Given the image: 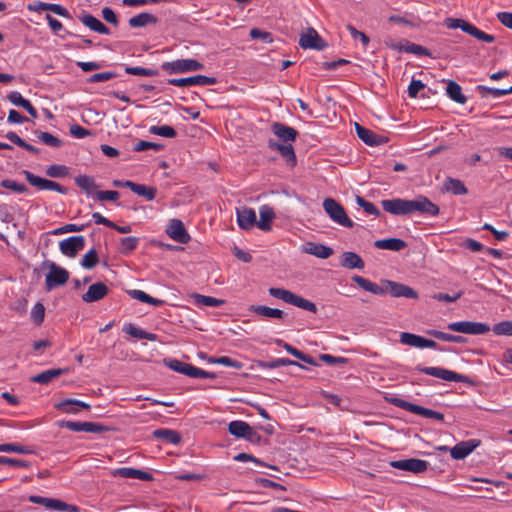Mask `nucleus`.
<instances>
[{
  "instance_id": "21",
  "label": "nucleus",
  "mask_w": 512,
  "mask_h": 512,
  "mask_svg": "<svg viewBox=\"0 0 512 512\" xmlns=\"http://www.w3.org/2000/svg\"><path fill=\"white\" fill-rule=\"evenodd\" d=\"M236 213L237 223L240 228L249 230L256 224V213L254 209L249 207H241L237 209Z\"/></svg>"
},
{
  "instance_id": "14",
  "label": "nucleus",
  "mask_w": 512,
  "mask_h": 512,
  "mask_svg": "<svg viewBox=\"0 0 512 512\" xmlns=\"http://www.w3.org/2000/svg\"><path fill=\"white\" fill-rule=\"evenodd\" d=\"M390 466L396 469L409 471L412 473H422L427 470L428 462L421 459L409 458L391 461Z\"/></svg>"
},
{
  "instance_id": "18",
  "label": "nucleus",
  "mask_w": 512,
  "mask_h": 512,
  "mask_svg": "<svg viewBox=\"0 0 512 512\" xmlns=\"http://www.w3.org/2000/svg\"><path fill=\"white\" fill-rule=\"evenodd\" d=\"M480 444L479 440L471 439L462 441L451 448L450 454L453 459L461 460L471 454Z\"/></svg>"
},
{
  "instance_id": "63",
  "label": "nucleus",
  "mask_w": 512,
  "mask_h": 512,
  "mask_svg": "<svg viewBox=\"0 0 512 512\" xmlns=\"http://www.w3.org/2000/svg\"><path fill=\"white\" fill-rule=\"evenodd\" d=\"M60 427L66 428L73 432H86V422L79 421H63Z\"/></svg>"
},
{
  "instance_id": "25",
  "label": "nucleus",
  "mask_w": 512,
  "mask_h": 512,
  "mask_svg": "<svg viewBox=\"0 0 512 512\" xmlns=\"http://www.w3.org/2000/svg\"><path fill=\"white\" fill-rule=\"evenodd\" d=\"M114 475L120 476L122 478L139 479V480H143V481H151L153 479V476L151 473L142 471L139 469L131 468V467L118 468L114 472Z\"/></svg>"
},
{
  "instance_id": "27",
  "label": "nucleus",
  "mask_w": 512,
  "mask_h": 512,
  "mask_svg": "<svg viewBox=\"0 0 512 512\" xmlns=\"http://www.w3.org/2000/svg\"><path fill=\"white\" fill-rule=\"evenodd\" d=\"M124 185L135 194L146 198L148 201L154 200L157 190L154 187H149L143 184H137L132 181H125Z\"/></svg>"
},
{
  "instance_id": "42",
  "label": "nucleus",
  "mask_w": 512,
  "mask_h": 512,
  "mask_svg": "<svg viewBox=\"0 0 512 512\" xmlns=\"http://www.w3.org/2000/svg\"><path fill=\"white\" fill-rule=\"evenodd\" d=\"M128 293L133 299L143 303L151 304L154 306H161L163 304L162 300L153 298L142 290L134 289L130 290Z\"/></svg>"
},
{
  "instance_id": "47",
  "label": "nucleus",
  "mask_w": 512,
  "mask_h": 512,
  "mask_svg": "<svg viewBox=\"0 0 512 512\" xmlns=\"http://www.w3.org/2000/svg\"><path fill=\"white\" fill-rule=\"evenodd\" d=\"M0 452L31 454L32 450L26 446L17 443L0 444Z\"/></svg>"
},
{
  "instance_id": "35",
  "label": "nucleus",
  "mask_w": 512,
  "mask_h": 512,
  "mask_svg": "<svg viewBox=\"0 0 512 512\" xmlns=\"http://www.w3.org/2000/svg\"><path fill=\"white\" fill-rule=\"evenodd\" d=\"M249 310L259 316L267 318L283 319L286 315L285 312L280 309L270 308L264 305H252Z\"/></svg>"
},
{
  "instance_id": "60",
  "label": "nucleus",
  "mask_w": 512,
  "mask_h": 512,
  "mask_svg": "<svg viewBox=\"0 0 512 512\" xmlns=\"http://www.w3.org/2000/svg\"><path fill=\"white\" fill-rule=\"evenodd\" d=\"M125 72L130 75L153 77L157 75V71L154 69L143 68V67H126Z\"/></svg>"
},
{
  "instance_id": "5",
  "label": "nucleus",
  "mask_w": 512,
  "mask_h": 512,
  "mask_svg": "<svg viewBox=\"0 0 512 512\" xmlns=\"http://www.w3.org/2000/svg\"><path fill=\"white\" fill-rule=\"evenodd\" d=\"M161 69L169 74L188 73L202 70L203 64L196 59H177L163 62Z\"/></svg>"
},
{
  "instance_id": "64",
  "label": "nucleus",
  "mask_w": 512,
  "mask_h": 512,
  "mask_svg": "<svg viewBox=\"0 0 512 512\" xmlns=\"http://www.w3.org/2000/svg\"><path fill=\"white\" fill-rule=\"evenodd\" d=\"M162 148H163V145H161V144L141 140V141H139V142H137L135 144L134 151L141 152V151H146V150H149V149H153V150L159 151Z\"/></svg>"
},
{
  "instance_id": "23",
  "label": "nucleus",
  "mask_w": 512,
  "mask_h": 512,
  "mask_svg": "<svg viewBox=\"0 0 512 512\" xmlns=\"http://www.w3.org/2000/svg\"><path fill=\"white\" fill-rule=\"evenodd\" d=\"M55 408L63 413L77 414L81 409H90V405L86 402L76 399H65L55 404Z\"/></svg>"
},
{
  "instance_id": "4",
  "label": "nucleus",
  "mask_w": 512,
  "mask_h": 512,
  "mask_svg": "<svg viewBox=\"0 0 512 512\" xmlns=\"http://www.w3.org/2000/svg\"><path fill=\"white\" fill-rule=\"evenodd\" d=\"M445 25L449 29H461L463 32L475 37L476 39L486 42L492 43L495 40L493 35L487 34L481 30H479L476 26L471 23L459 19V18H447L445 19Z\"/></svg>"
},
{
  "instance_id": "17",
  "label": "nucleus",
  "mask_w": 512,
  "mask_h": 512,
  "mask_svg": "<svg viewBox=\"0 0 512 512\" xmlns=\"http://www.w3.org/2000/svg\"><path fill=\"white\" fill-rule=\"evenodd\" d=\"M167 234L174 241L187 244L190 241V235L186 231L184 224L179 219H172L166 229Z\"/></svg>"
},
{
  "instance_id": "12",
  "label": "nucleus",
  "mask_w": 512,
  "mask_h": 512,
  "mask_svg": "<svg viewBox=\"0 0 512 512\" xmlns=\"http://www.w3.org/2000/svg\"><path fill=\"white\" fill-rule=\"evenodd\" d=\"M215 83V77H208L205 75H195L187 78H172L168 80V84L176 87L208 86Z\"/></svg>"
},
{
  "instance_id": "58",
  "label": "nucleus",
  "mask_w": 512,
  "mask_h": 512,
  "mask_svg": "<svg viewBox=\"0 0 512 512\" xmlns=\"http://www.w3.org/2000/svg\"><path fill=\"white\" fill-rule=\"evenodd\" d=\"M1 186L6 189H10L17 193H25L28 189L27 186L23 183H19L15 180L4 179L1 181Z\"/></svg>"
},
{
  "instance_id": "9",
  "label": "nucleus",
  "mask_w": 512,
  "mask_h": 512,
  "mask_svg": "<svg viewBox=\"0 0 512 512\" xmlns=\"http://www.w3.org/2000/svg\"><path fill=\"white\" fill-rule=\"evenodd\" d=\"M23 174L26 178V180L34 187H36L39 190H50V191H56L60 194H66L67 188L60 185L59 183L48 180L39 176L34 175L32 172L28 170H24Z\"/></svg>"
},
{
  "instance_id": "39",
  "label": "nucleus",
  "mask_w": 512,
  "mask_h": 512,
  "mask_svg": "<svg viewBox=\"0 0 512 512\" xmlns=\"http://www.w3.org/2000/svg\"><path fill=\"white\" fill-rule=\"evenodd\" d=\"M352 280L355 283H357V285L359 287H361L362 289H364L365 291L371 292V293L376 294V295L383 293V289L379 285H377L374 282H371L370 280H368L366 278H363V277L358 276V275H354L352 277Z\"/></svg>"
},
{
  "instance_id": "40",
  "label": "nucleus",
  "mask_w": 512,
  "mask_h": 512,
  "mask_svg": "<svg viewBox=\"0 0 512 512\" xmlns=\"http://www.w3.org/2000/svg\"><path fill=\"white\" fill-rule=\"evenodd\" d=\"M154 435L157 438L163 439L166 443L174 445L180 443L181 441L180 434L177 431L171 429H157L154 431Z\"/></svg>"
},
{
  "instance_id": "32",
  "label": "nucleus",
  "mask_w": 512,
  "mask_h": 512,
  "mask_svg": "<svg viewBox=\"0 0 512 512\" xmlns=\"http://www.w3.org/2000/svg\"><path fill=\"white\" fill-rule=\"evenodd\" d=\"M340 265L347 269H363L364 261L354 252H344L340 257Z\"/></svg>"
},
{
  "instance_id": "22",
  "label": "nucleus",
  "mask_w": 512,
  "mask_h": 512,
  "mask_svg": "<svg viewBox=\"0 0 512 512\" xmlns=\"http://www.w3.org/2000/svg\"><path fill=\"white\" fill-rule=\"evenodd\" d=\"M302 251L320 259H327L333 254V249L320 243L307 242L302 246Z\"/></svg>"
},
{
  "instance_id": "6",
  "label": "nucleus",
  "mask_w": 512,
  "mask_h": 512,
  "mask_svg": "<svg viewBox=\"0 0 512 512\" xmlns=\"http://www.w3.org/2000/svg\"><path fill=\"white\" fill-rule=\"evenodd\" d=\"M323 208L330 219L335 223L347 228L353 227V222L347 216L343 206L340 205L336 200L332 198H326L323 201Z\"/></svg>"
},
{
  "instance_id": "8",
  "label": "nucleus",
  "mask_w": 512,
  "mask_h": 512,
  "mask_svg": "<svg viewBox=\"0 0 512 512\" xmlns=\"http://www.w3.org/2000/svg\"><path fill=\"white\" fill-rule=\"evenodd\" d=\"M447 328L454 332L469 335H483L491 330L488 324L473 321L452 322L447 325Z\"/></svg>"
},
{
  "instance_id": "13",
  "label": "nucleus",
  "mask_w": 512,
  "mask_h": 512,
  "mask_svg": "<svg viewBox=\"0 0 512 512\" xmlns=\"http://www.w3.org/2000/svg\"><path fill=\"white\" fill-rule=\"evenodd\" d=\"M400 342L403 345H407V346L415 347V348H419V349H425V348L436 349L437 348V343L435 341L424 338L420 335L409 333V332H402L400 334Z\"/></svg>"
},
{
  "instance_id": "10",
  "label": "nucleus",
  "mask_w": 512,
  "mask_h": 512,
  "mask_svg": "<svg viewBox=\"0 0 512 512\" xmlns=\"http://www.w3.org/2000/svg\"><path fill=\"white\" fill-rule=\"evenodd\" d=\"M299 46L302 49L324 50L327 43L320 37L314 28H307L305 32L300 35Z\"/></svg>"
},
{
  "instance_id": "62",
  "label": "nucleus",
  "mask_w": 512,
  "mask_h": 512,
  "mask_svg": "<svg viewBox=\"0 0 512 512\" xmlns=\"http://www.w3.org/2000/svg\"><path fill=\"white\" fill-rule=\"evenodd\" d=\"M120 194L118 191L107 190V191H97L93 198L99 201H116L118 200Z\"/></svg>"
},
{
  "instance_id": "3",
  "label": "nucleus",
  "mask_w": 512,
  "mask_h": 512,
  "mask_svg": "<svg viewBox=\"0 0 512 512\" xmlns=\"http://www.w3.org/2000/svg\"><path fill=\"white\" fill-rule=\"evenodd\" d=\"M386 401L394 404L395 406H397L399 408L409 411L413 414L420 415L424 418L434 419L439 422L444 421V414H442L438 411L432 410V409H428V408L419 406L417 404L410 403L401 398H397V397L387 398L386 397Z\"/></svg>"
},
{
  "instance_id": "19",
  "label": "nucleus",
  "mask_w": 512,
  "mask_h": 512,
  "mask_svg": "<svg viewBox=\"0 0 512 512\" xmlns=\"http://www.w3.org/2000/svg\"><path fill=\"white\" fill-rule=\"evenodd\" d=\"M109 288L102 282H96L88 287L86 293L82 295V300L85 303H92L99 301L107 296Z\"/></svg>"
},
{
  "instance_id": "30",
  "label": "nucleus",
  "mask_w": 512,
  "mask_h": 512,
  "mask_svg": "<svg viewBox=\"0 0 512 512\" xmlns=\"http://www.w3.org/2000/svg\"><path fill=\"white\" fill-rule=\"evenodd\" d=\"M80 21L86 27L99 34L108 35L110 33L109 28H107L99 19H97L91 14H83L82 16H80Z\"/></svg>"
},
{
  "instance_id": "11",
  "label": "nucleus",
  "mask_w": 512,
  "mask_h": 512,
  "mask_svg": "<svg viewBox=\"0 0 512 512\" xmlns=\"http://www.w3.org/2000/svg\"><path fill=\"white\" fill-rule=\"evenodd\" d=\"M69 279V272L54 263L50 265V271L46 275V290L50 291L55 287L64 285Z\"/></svg>"
},
{
  "instance_id": "31",
  "label": "nucleus",
  "mask_w": 512,
  "mask_h": 512,
  "mask_svg": "<svg viewBox=\"0 0 512 512\" xmlns=\"http://www.w3.org/2000/svg\"><path fill=\"white\" fill-rule=\"evenodd\" d=\"M157 22V17L148 12H142L140 14H137L131 17L128 21L129 26L132 28H141L147 25H155Z\"/></svg>"
},
{
  "instance_id": "16",
  "label": "nucleus",
  "mask_w": 512,
  "mask_h": 512,
  "mask_svg": "<svg viewBox=\"0 0 512 512\" xmlns=\"http://www.w3.org/2000/svg\"><path fill=\"white\" fill-rule=\"evenodd\" d=\"M228 431L235 437L244 438L249 441H252L257 436L255 430L248 423L241 420L231 421L228 425Z\"/></svg>"
},
{
  "instance_id": "15",
  "label": "nucleus",
  "mask_w": 512,
  "mask_h": 512,
  "mask_svg": "<svg viewBox=\"0 0 512 512\" xmlns=\"http://www.w3.org/2000/svg\"><path fill=\"white\" fill-rule=\"evenodd\" d=\"M85 246L84 236H71L59 243L60 251L67 257H75L78 251L82 250Z\"/></svg>"
},
{
  "instance_id": "1",
  "label": "nucleus",
  "mask_w": 512,
  "mask_h": 512,
  "mask_svg": "<svg viewBox=\"0 0 512 512\" xmlns=\"http://www.w3.org/2000/svg\"><path fill=\"white\" fill-rule=\"evenodd\" d=\"M386 212L394 215H408L415 212L436 216L439 208L425 196H419L413 200L391 199L386 200Z\"/></svg>"
},
{
  "instance_id": "24",
  "label": "nucleus",
  "mask_w": 512,
  "mask_h": 512,
  "mask_svg": "<svg viewBox=\"0 0 512 512\" xmlns=\"http://www.w3.org/2000/svg\"><path fill=\"white\" fill-rule=\"evenodd\" d=\"M272 132L285 143H291L295 141L298 135V132L294 128L279 122H276L272 125Z\"/></svg>"
},
{
  "instance_id": "51",
  "label": "nucleus",
  "mask_w": 512,
  "mask_h": 512,
  "mask_svg": "<svg viewBox=\"0 0 512 512\" xmlns=\"http://www.w3.org/2000/svg\"><path fill=\"white\" fill-rule=\"evenodd\" d=\"M138 243L139 240L136 237L129 236L122 238L119 246L120 252L123 254H127L136 249Z\"/></svg>"
},
{
  "instance_id": "59",
  "label": "nucleus",
  "mask_w": 512,
  "mask_h": 512,
  "mask_svg": "<svg viewBox=\"0 0 512 512\" xmlns=\"http://www.w3.org/2000/svg\"><path fill=\"white\" fill-rule=\"evenodd\" d=\"M479 89L481 91L486 92L487 94L491 95L493 98H500L502 96L508 95L512 93V86L508 88H492V87H486V86H479Z\"/></svg>"
},
{
  "instance_id": "46",
  "label": "nucleus",
  "mask_w": 512,
  "mask_h": 512,
  "mask_svg": "<svg viewBox=\"0 0 512 512\" xmlns=\"http://www.w3.org/2000/svg\"><path fill=\"white\" fill-rule=\"evenodd\" d=\"M149 132L153 135H158V136L165 137V138H174L177 135L176 130L172 126H169V125L150 126Z\"/></svg>"
},
{
  "instance_id": "52",
  "label": "nucleus",
  "mask_w": 512,
  "mask_h": 512,
  "mask_svg": "<svg viewBox=\"0 0 512 512\" xmlns=\"http://www.w3.org/2000/svg\"><path fill=\"white\" fill-rule=\"evenodd\" d=\"M388 20L389 22L395 23L400 26H416V23L412 20V15L407 13L403 15H391L389 16Z\"/></svg>"
},
{
  "instance_id": "36",
  "label": "nucleus",
  "mask_w": 512,
  "mask_h": 512,
  "mask_svg": "<svg viewBox=\"0 0 512 512\" xmlns=\"http://www.w3.org/2000/svg\"><path fill=\"white\" fill-rule=\"evenodd\" d=\"M44 507L54 511L80 512L79 507H77L76 505L68 504L59 499L54 498H46Z\"/></svg>"
},
{
  "instance_id": "61",
  "label": "nucleus",
  "mask_w": 512,
  "mask_h": 512,
  "mask_svg": "<svg viewBox=\"0 0 512 512\" xmlns=\"http://www.w3.org/2000/svg\"><path fill=\"white\" fill-rule=\"evenodd\" d=\"M283 366H298L300 368H304L301 364H299L298 362L291 360L289 358H277L267 364V367H269L271 369H275V368H279V367H283Z\"/></svg>"
},
{
  "instance_id": "29",
  "label": "nucleus",
  "mask_w": 512,
  "mask_h": 512,
  "mask_svg": "<svg viewBox=\"0 0 512 512\" xmlns=\"http://www.w3.org/2000/svg\"><path fill=\"white\" fill-rule=\"evenodd\" d=\"M269 148L278 151L290 165L294 166L296 164V155L291 143L280 144L269 141Z\"/></svg>"
},
{
  "instance_id": "33",
  "label": "nucleus",
  "mask_w": 512,
  "mask_h": 512,
  "mask_svg": "<svg viewBox=\"0 0 512 512\" xmlns=\"http://www.w3.org/2000/svg\"><path fill=\"white\" fill-rule=\"evenodd\" d=\"M123 331L128 335L137 338V339H145L149 341H157L158 335L154 333L147 332L132 323H127L123 326Z\"/></svg>"
},
{
  "instance_id": "7",
  "label": "nucleus",
  "mask_w": 512,
  "mask_h": 512,
  "mask_svg": "<svg viewBox=\"0 0 512 512\" xmlns=\"http://www.w3.org/2000/svg\"><path fill=\"white\" fill-rule=\"evenodd\" d=\"M415 371L424 373L426 375L448 381V382H460L463 383L466 381L467 377L465 375L456 373L452 370H448L442 367H422L420 365L415 367Z\"/></svg>"
},
{
  "instance_id": "56",
  "label": "nucleus",
  "mask_w": 512,
  "mask_h": 512,
  "mask_svg": "<svg viewBox=\"0 0 512 512\" xmlns=\"http://www.w3.org/2000/svg\"><path fill=\"white\" fill-rule=\"evenodd\" d=\"M30 316H31V319L33 320V322L36 324V325H40L43 320H44V316H45V307L42 303L40 302H37L32 310H31V313H30Z\"/></svg>"
},
{
  "instance_id": "50",
  "label": "nucleus",
  "mask_w": 512,
  "mask_h": 512,
  "mask_svg": "<svg viewBox=\"0 0 512 512\" xmlns=\"http://www.w3.org/2000/svg\"><path fill=\"white\" fill-rule=\"evenodd\" d=\"M186 376H189L192 378H211V379H214L216 377V375L214 373L200 369L192 364H189V366H187Z\"/></svg>"
},
{
  "instance_id": "45",
  "label": "nucleus",
  "mask_w": 512,
  "mask_h": 512,
  "mask_svg": "<svg viewBox=\"0 0 512 512\" xmlns=\"http://www.w3.org/2000/svg\"><path fill=\"white\" fill-rule=\"evenodd\" d=\"M427 334L445 342L462 343L464 341V338L461 336L445 333L434 329L428 330Z\"/></svg>"
},
{
  "instance_id": "37",
  "label": "nucleus",
  "mask_w": 512,
  "mask_h": 512,
  "mask_svg": "<svg viewBox=\"0 0 512 512\" xmlns=\"http://www.w3.org/2000/svg\"><path fill=\"white\" fill-rule=\"evenodd\" d=\"M74 181H75V184L80 189L85 191L87 195L93 196L96 193L95 190L97 189L98 185L96 184L93 177L81 174V175L76 176Z\"/></svg>"
},
{
  "instance_id": "53",
  "label": "nucleus",
  "mask_w": 512,
  "mask_h": 512,
  "mask_svg": "<svg viewBox=\"0 0 512 512\" xmlns=\"http://www.w3.org/2000/svg\"><path fill=\"white\" fill-rule=\"evenodd\" d=\"M401 50L411 53V54H414V55H417V56H430L431 55L430 51L427 48H425L421 45L415 44V43L408 42L405 46L401 47Z\"/></svg>"
},
{
  "instance_id": "41",
  "label": "nucleus",
  "mask_w": 512,
  "mask_h": 512,
  "mask_svg": "<svg viewBox=\"0 0 512 512\" xmlns=\"http://www.w3.org/2000/svg\"><path fill=\"white\" fill-rule=\"evenodd\" d=\"M62 372L63 371L61 369H49L33 376L31 381L39 384H48L53 379L61 375Z\"/></svg>"
},
{
  "instance_id": "48",
  "label": "nucleus",
  "mask_w": 512,
  "mask_h": 512,
  "mask_svg": "<svg viewBox=\"0 0 512 512\" xmlns=\"http://www.w3.org/2000/svg\"><path fill=\"white\" fill-rule=\"evenodd\" d=\"M46 174L52 178H62L69 175V168L65 165L54 164L46 169Z\"/></svg>"
},
{
  "instance_id": "2",
  "label": "nucleus",
  "mask_w": 512,
  "mask_h": 512,
  "mask_svg": "<svg viewBox=\"0 0 512 512\" xmlns=\"http://www.w3.org/2000/svg\"><path fill=\"white\" fill-rule=\"evenodd\" d=\"M268 292L272 297L282 300L287 304L296 306L298 308H301L312 313H317L318 309L315 303L291 292L290 290L284 288L271 287L269 288Z\"/></svg>"
},
{
  "instance_id": "44",
  "label": "nucleus",
  "mask_w": 512,
  "mask_h": 512,
  "mask_svg": "<svg viewBox=\"0 0 512 512\" xmlns=\"http://www.w3.org/2000/svg\"><path fill=\"white\" fill-rule=\"evenodd\" d=\"M445 189L454 195H464L467 189L462 181L454 178H448L445 182Z\"/></svg>"
},
{
  "instance_id": "26",
  "label": "nucleus",
  "mask_w": 512,
  "mask_h": 512,
  "mask_svg": "<svg viewBox=\"0 0 512 512\" xmlns=\"http://www.w3.org/2000/svg\"><path fill=\"white\" fill-rule=\"evenodd\" d=\"M7 99L15 106L22 107L26 110L33 118L38 117L37 110L33 107L31 102L25 99L20 92L12 91L8 94Z\"/></svg>"
},
{
  "instance_id": "38",
  "label": "nucleus",
  "mask_w": 512,
  "mask_h": 512,
  "mask_svg": "<svg viewBox=\"0 0 512 512\" xmlns=\"http://www.w3.org/2000/svg\"><path fill=\"white\" fill-rule=\"evenodd\" d=\"M446 93L450 99H452L453 101H455L459 104H464L467 100L466 97L462 93L461 86L453 80L448 81L447 87H446Z\"/></svg>"
},
{
  "instance_id": "54",
  "label": "nucleus",
  "mask_w": 512,
  "mask_h": 512,
  "mask_svg": "<svg viewBox=\"0 0 512 512\" xmlns=\"http://www.w3.org/2000/svg\"><path fill=\"white\" fill-rule=\"evenodd\" d=\"M210 362L214 363V364H220V365H223L226 367H232L235 369H241L243 367V364L241 362H239L231 357H228V356L212 358V359H210Z\"/></svg>"
},
{
  "instance_id": "20",
  "label": "nucleus",
  "mask_w": 512,
  "mask_h": 512,
  "mask_svg": "<svg viewBox=\"0 0 512 512\" xmlns=\"http://www.w3.org/2000/svg\"><path fill=\"white\" fill-rule=\"evenodd\" d=\"M387 290L393 297L418 298V294L413 288L402 283L386 280V291Z\"/></svg>"
},
{
  "instance_id": "43",
  "label": "nucleus",
  "mask_w": 512,
  "mask_h": 512,
  "mask_svg": "<svg viewBox=\"0 0 512 512\" xmlns=\"http://www.w3.org/2000/svg\"><path fill=\"white\" fill-rule=\"evenodd\" d=\"M193 298L195 300V304L199 306L219 307L225 303V300L223 299H218L212 296H205L201 294H194Z\"/></svg>"
},
{
  "instance_id": "57",
  "label": "nucleus",
  "mask_w": 512,
  "mask_h": 512,
  "mask_svg": "<svg viewBox=\"0 0 512 512\" xmlns=\"http://www.w3.org/2000/svg\"><path fill=\"white\" fill-rule=\"evenodd\" d=\"M494 334L512 336V321H501L492 328Z\"/></svg>"
},
{
  "instance_id": "34",
  "label": "nucleus",
  "mask_w": 512,
  "mask_h": 512,
  "mask_svg": "<svg viewBox=\"0 0 512 512\" xmlns=\"http://www.w3.org/2000/svg\"><path fill=\"white\" fill-rule=\"evenodd\" d=\"M357 136L369 146H377L381 143V137L377 136L373 131L355 123Z\"/></svg>"
},
{
  "instance_id": "49",
  "label": "nucleus",
  "mask_w": 512,
  "mask_h": 512,
  "mask_svg": "<svg viewBox=\"0 0 512 512\" xmlns=\"http://www.w3.org/2000/svg\"><path fill=\"white\" fill-rule=\"evenodd\" d=\"M36 135L38 139L47 146L60 147L62 145V141L51 133L39 131L36 132Z\"/></svg>"
},
{
  "instance_id": "28",
  "label": "nucleus",
  "mask_w": 512,
  "mask_h": 512,
  "mask_svg": "<svg viewBox=\"0 0 512 512\" xmlns=\"http://www.w3.org/2000/svg\"><path fill=\"white\" fill-rule=\"evenodd\" d=\"M259 216L260 219L256 222L259 229L263 231L271 230V223L275 218V213L272 207L268 205H262L259 208Z\"/></svg>"
},
{
  "instance_id": "55",
  "label": "nucleus",
  "mask_w": 512,
  "mask_h": 512,
  "mask_svg": "<svg viewBox=\"0 0 512 512\" xmlns=\"http://www.w3.org/2000/svg\"><path fill=\"white\" fill-rule=\"evenodd\" d=\"M98 263V254L95 249L89 250L82 258L81 265L85 269H92Z\"/></svg>"
}]
</instances>
